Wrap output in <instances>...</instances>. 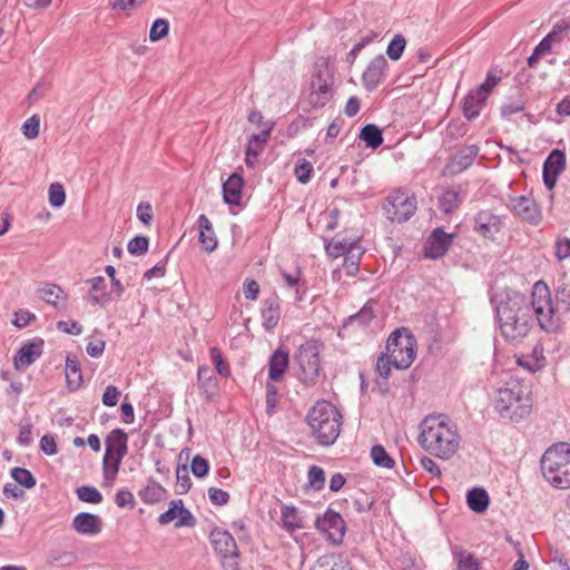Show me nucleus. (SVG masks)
<instances>
[{
  "label": "nucleus",
  "mask_w": 570,
  "mask_h": 570,
  "mask_svg": "<svg viewBox=\"0 0 570 570\" xmlns=\"http://www.w3.org/2000/svg\"><path fill=\"white\" fill-rule=\"evenodd\" d=\"M66 194L61 184L55 183L49 187V202L53 207H60L65 204Z\"/></svg>",
  "instance_id": "nucleus-59"
},
{
  "label": "nucleus",
  "mask_w": 570,
  "mask_h": 570,
  "mask_svg": "<svg viewBox=\"0 0 570 570\" xmlns=\"http://www.w3.org/2000/svg\"><path fill=\"white\" fill-rule=\"evenodd\" d=\"M209 352L216 371L222 376L228 377L230 375V367L229 364L223 358L220 350L216 346H213L210 347Z\"/></svg>",
  "instance_id": "nucleus-51"
},
{
  "label": "nucleus",
  "mask_w": 570,
  "mask_h": 570,
  "mask_svg": "<svg viewBox=\"0 0 570 570\" xmlns=\"http://www.w3.org/2000/svg\"><path fill=\"white\" fill-rule=\"evenodd\" d=\"M365 253L363 246L358 243L357 245L352 246V249L344 254L343 261V269L346 275L355 276L360 271L361 259Z\"/></svg>",
  "instance_id": "nucleus-35"
},
{
  "label": "nucleus",
  "mask_w": 570,
  "mask_h": 570,
  "mask_svg": "<svg viewBox=\"0 0 570 570\" xmlns=\"http://www.w3.org/2000/svg\"><path fill=\"white\" fill-rule=\"evenodd\" d=\"M263 326L266 331H273L281 320V306L277 296L266 298L262 308Z\"/></svg>",
  "instance_id": "nucleus-26"
},
{
  "label": "nucleus",
  "mask_w": 570,
  "mask_h": 570,
  "mask_svg": "<svg viewBox=\"0 0 570 570\" xmlns=\"http://www.w3.org/2000/svg\"><path fill=\"white\" fill-rule=\"evenodd\" d=\"M453 234L445 233L441 227L435 228L424 244V255L432 259L443 257L449 250Z\"/></svg>",
  "instance_id": "nucleus-15"
},
{
  "label": "nucleus",
  "mask_w": 570,
  "mask_h": 570,
  "mask_svg": "<svg viewBox=\"0 0 570 570\" xmlns=\"http://www.w3.org/2000/svg\"><path fill=\"white\" fill-rule=\"evenodd\" d=\"M375 304V301H368L357 313L347 318L345 325L347 323H357L360 326H367L374 318Z\"/></svg>",
  "instance_id": "nucleus-42"
},
{
  "label": "nucleus",
  "mask_w": 570,
  "mask_h": 570,
  "mask_svg": "<svg viewBox=\"0 0 570 570\" xmlns=\"http://www.w3.org/2000/svg\"><path fill=\"white\" fill-rule=\"evenodd\" d=\"M517 364L531 373H535L547 365L544 348L542 344L537 343L531 353L521 354L517 357Z\"/></svg>",
  "instance_id": "nucleus-24"
},
{
  "label": "nucleus",
  "mask_w": 570,
  "mask_h": 570,
  "mask_svg": "<svg viewBox=\"0 0 570 570\" xmlns=\"http://www.w3.org/2000/svg\"><path fill=\"white\" fill-rule=\"evenodd\" d=\"M324 344L317 338H311L301 344L294 353L295 375L305 387L318 384L323 374L321 353Z\"/></svg>",
  "instance_id": "nucleus-4"
},
{
  "label": "nucleus",
  "mask_w": 570,
  "mask_h": 570,
  "mask_svg": "<svg viewBox=\"0 0 570 570\" xmlns=\"http://www.w3.org/2000/svg\"><path fill=\"white\" fill-rule=\"evenodd\" d=\"M80 501L91 504H98L102 501V494L92 485H81L76 490Z\"/></svg>",
  "instance_id": "nucleus-46"
},
{
  "label": "nucleus",
  "mask_w": 570,
  "mask_h": 570,
  "mask_svg": "<svg viewBox=\"0 0 570 570\" xmlns=\"http://www.w3.org/2000/svg\"><path fill=\"white\" fill-rule=\"evenodd\" d=\"M326 254L332 258L343 256L352 249V246L360 243L358 239H346L341 234L335 235L331 240L324 239Z\"/></svg>",
  "instance_id": "nucleus-30"
},
{
  "label": "nucleus",
  "mask_w": 570,
  "mask_h": 570,
  "mask_svg": "<svg viewBox=\"0 0 570 570\" xmlns=\"http://www.w3.org/2000/svg\"><path fill=\"white\" fill-rule=\"evenodd\" d=\"M494 406L502 417L514 421L525 417L532 410L529 385L518 379H510L498 390Z\"/></svg>",
  "instance_id": "nucleus-2"
},
{
  "label": "nucleus",
  "mask_w": 570,
  "mask_h": 570,
  "mask_svg": "<svg viewBox=\"0 0 570 570\" xmlns=\"http://www.w3.org/2000/svg\"><path fill=\"white\" fill-rule=\"evenodd\" d=\"M334 78L327 66L312 76L309 104L314 108L324 107L333 98Z\"/></svg>",
  "instance_id": "nucleus-11"
},
{
  "label": "nucleus",
  "mask_w": 570,
  "mask_h": 570,
  "mask_svg": "<svg viewBox=\"0 0 570 570\" xmlns=\"http://www.w3.org/2000/svg\"><path fill=\"white\" fill-rule=\"evenodd\" d=\"M72 528L83 535H96L101 532L102 521L99 515L80 512L72 520Z\"/></svg>",
  "instance_id": "nucleus-22"
},
{
  "label": "nucleus",
  "mask_w": 570,
  "mask_h": 570,
  "mask_svg": "<svg viewBox=\"0 0 570 570\" xmlns=\"http://www.w3.org/2000/svg\"><path fill=\"white\" fill-rule=\"evenodd\" d=\"M307 478H308L309 485L314 490L320 491L324 488L325 472L321 466H318V465L309 466Z\"/></svg>",
  "instance_id": "nucleus-53"
},
{
  "label": "nucleus",
  "mask_w": 570,
  "mask_h": 570,
  "mask_svg": "<svg viewBox=\"0 0 570 570\" xmlns=\"http://www.w3.org/2000/svg\"><path fill=\"white\" fill-rule=\"evenodd\" d=\"M497 318L502 336L511 343H520L530 332L532 314L529 299L513 294L497 306Z\"/></svg>",
  "instance_id": "nucleus-1"
},
{
  "label": "nucleus",
  "mask_w": 570,
  "mask_h": 570,
  "mask_svg": "<svg viewBox=\"0 0 570 570\" xmlns=\"http://www.w3.org/2000/svg\"><path fill=\"white\" fill-rule=\"evenodd\" d=\"M360 139L365 141L367 147L375 149L382 145L383 135L377 126L368 124L362 128Z\"/></svg>",
  "instance_id": "nucleus-41"
},
{
  "label": "nucleus",
  "mask_w": 570,
  "mask_h": 570,
  "mask_svg": "<svg viewBox=\"0 0 570 570\" xmlns=\"http://www.w3.org/2000/svg\"><path fill=\"white\" fill-rule=\"evenodd\" d=\"M416 440L431 455L448 460L456 452L461 436L458 430H421Z\"/></svg>",
  "instance_id": "nucleus-6"
},
{
  "label": "nucleus",
  "mask_w": 570,
  "mask_h": 570,
  "mask_svg": "<svg viewBox=\"0 0 570 570\" xmlns=\"http://www.w3.org/2000/svg\"><path fill=\"white\" fill-rule=\"evenodd\" d=\"M387 61L383 55L374 57L362 75L363 86L367 91L376 89L385 77Z\"/></svg>",
  "instance_id": "nucleus-19"
},
{
  "label": "nucleus",
  "mask_w": 570,
  "mask_h": 570,
  "mask_svg": "<svg viewBox=\"0 0 570 570\" xmlns=\"http://www.w3.org/2000/svg\"><path fill=\"white\" fill-rule=\"evenodd\" d=\"M289 366V353L279 347L268 361V377L273 382H282Z\"/></svg>",
  "instance_id": "nucleus-23"
},
{
  "label": "nucleus",
  "mask_w": 570,
  "mask_h": 570,
  "mask_svg": "<svg viewBox=\"0 0 570 570\" xmlns=\"http://www.w3.org/2000/svg\"><path fill=\"white\" fill-rule=\"evenodd\" d=\"M314 118L298 115L288 126V134L291 136L297 135L302 130H306L313 126Z\"/></svg>",
  "instance_id": "nucleus-58"
},
{
  "label": "nucleus",
  "mask_w": 570,
  "mask_h": 570,
  "mask_svg": "<svg viewBox=\"0 0 570 570\" xmlns=\"http://www.w3.org/2000/svg\"><path fill=\"white\" fill-rule=\"evenodd\" d=\"M190 469L196 478L203 479L209 472V462L202 455H195L191 460Z\"/></svg>",
  "instance_id": "nucleus-56"
},
{
  "label": "nucleus",
  "mask_w": 570,
  "mask_h": 570,
  "mask_svg": "<svg viewBox=\"0 0 570 570\" xmlns=\"http://www.w3.org/2000/svg\"><path fill=\"white\" fill-rule=\"evenodd\" d=\"M10 474L16 483L26 489H31L37 484L36 478L28 469L16 466L11 469Z\"/></svg>",
  "instance_id": "nucleus-45"
},
{
  "label": "nucleus",
  "mask_w": 570,
  "mask_h": 570,
  "mask_svg": "<svg viewBox=\"0 0 570 570\" xmlns=\"http://www.w3.org/2000/svg\"><path fill=\"white\" fill-rule=\"evenodd\" d=\"M244 178L238 174H232L223 184V198L226 204L238 205L242 198Z\"/></svg>",
  "instance_id": "nucleus-27"
},
{
  "label": "nucleus",
  "mask_w": 570,
  "mask_h": 570,
  "mask_svg": "<svg viewBox=\"0 0 570 570\" xmlns=\"http://www.w3.org/2000/svg\"><path fill=\"white\" fill-rule=\"evenodd\" d=\"M176 519L177 521L175 522V528L196 525L195 517L188 509L185 508L184 502L180 499L169 502L167 511L159 515L158 522L161 525H166Z\"/></svg>",
  "instance_id": "nucleus-14"
},
{
  "label": "nucleus",
  "mask_w": 570,
  "mask_h": 570,
  "mask_svg": "<svg viewBox=\"0 0 570 570\" xmlns=\"http://www.w3.org/2000/svg\"><path fill=\"white\" fill-rule=\"evenodd\" d=\"M461 203V193L454 187L446 188L439 199L440 209L445 214L453 213L455 209L459 208Z\"/></svg>",
  "instance_id": "nucleus-37"
},
{
  "label": "nucleus",
  "mask_w": 570,
  "mask_h": 570,
  "mask_svg": "<svg viewBox=\"0 0 570 570\" xmlns=\"http://www.w3.org/2000/svg\"><path fill=\"white\" fill-rule=\"evenodd\" d=\"M450 419L446 414H429L421 422L420 428H448Z\"/></svg>",
  "instance_id": "nucleus-55"
},
{
  "label": "nucleus",
  "mask_w": 570,
  "mask_h": 570,
  "mask_svg": "<svg viewBox=\"0 0 570 570\" xmlns=\"http://www.w3.org/2000/svg\"><path fill=\"white\" fill-rule=\"evenodd\" d=\"M340 432L341 430H312V436L320 445L330 446L337 440Z\"/></svg>",
  "instance_id": "nucleus-52"
},
{
  "label": "nucleus",
  "mask_w": 570,
  "mask_h": 570,
  "mask_svg": "<svg viewBox=\"0 0 570 570\" xmlns=\"http://www.w3.org/2000/svg\"><path fill=\"white\" fill-rule=\"evenodd\" d=\"M66 380L68 387L73 391L83 383L80 362L77 356L70 354L66 357Z\"/></svg>",
  "instance_id": "nucleus-32"
},
{
  "label": "nucleus",
  "mask_w": 570,
  "mask_h": 570,
  "mask_svg": "<svg viewBox=\"0 0 570 570\" xmlns=\"http://www.w3.org/2000/svg\"><path fill=\"white\" fill-rule=\"evenodd\" d=\"M554 257L559 263H570V238L558 236L554 242Z\"/></svg>",
  "instance_id": "nucleus-47"
},
{
  "label": "nucleus",
  "mask_w": 570,
  "mask_h": 570,
  "mask_svg": "<svg viewBox=\"0 0 570 570\" xmlns=\"http://www.w3.org/2000/svg\"><path fill=\"white\" fill-rule=\"evenodd\" d=\"M393 366V358L386 352H382L376 360V373L380 377L387 380L391 376V368Z\"/></svg>",
  "instance_id": "nucleus-54"
},
{
  "label": "nucleus",
  "mask_w": 570,
  "mask_h": 570,
  "mask_svg": "<svg viewBox=\"0 0 570 570\" xmlns=\"http://www.w3.org/2000/svg\"><path fill=\"white\" fill-rule=\"evenodd\" d=\"M167 491L153 479L148 480L147 485L139 491L140 499L148 504H155L166 498Z\"/></svg>",
  "instance_id": "nucleus-36"
},
{
  "label": "nucleus",
  "mask_w": 570,
  "mask_h": 570,
  "mask_svg": "<svg viewBox=\"0 0 570 570\" xmlns=\"http://www.w3.org/2000/svg\"><path fill=\"white\" fill-rule=\"evenodd\" d=\"M468 507L475 513H483L488 510L490 498L483 488H473L466 494Z\"/></svg>",
  "instance_id": "nucleus-34"
},
{
  "label": "nucleus",
  "mask_w": 570,
  "mask_h": 570,
  "mask_svg": "<svg viewBox=\"0 0 570 570\" xmlns=\"http://www.w3.org/2000/svg\"><path fill=\"white\" fill-rule=\"evenodd\" d=\"M209 541L214 550L223 558H237L239 551L234 537L226 530L215 528L209 533Z\"/></svg>",
  "instance_id": "nucleus-16"
},
{
  "label": "nucleus",
  "mask_w": 570,
  "mask_h": 570,
  "mask_svg": "<svg viewBox=\"0 0 570 570\" xmlns=\"http://www.w3.org/2000/svg\"><path fill=\"white\" fill-rule=\"evenodd\" d=\"M49 561L53 566H69L73 561V556L69 552L53 550L49 554Z\"/></svg>",
  "instance_id": "nucleus-62"
},
{
  "label": "nucleus",
  "mask_w": 570,
  "mask_h": 570,
  "mask_svg": "<svg viewBox=\"0 0 570 570\" xmlns=\"http://www.w3.org/2000/svg\"><path fill=\"white\" fill-rule=\"evenodd\" d=\"M315 527L318 531L325 533L327 540L332 543H342L346 531V524L338 512L328 508L323 517L316 518Z\"/></svg>",
  "instance_id": "nucleus-12"
},
{
  "label": "nucleus",
  "mask_w": 570,
  "mask_h": 570,
  "mask_svg": "<svg viewBox=\"0 0 570 570\" xmlns=\"http://www.w3.org/2000/svg\"><path fill=\"white\" fill-rule=\"evenodd\" d=\"M169 23L165 19H156L150 28L149 38L151 41H158L167 36Z\"/></svg>",
  "instance_id": "nucleus-57"
},
{
  "label": "nucleus",
  "mask_w": 570,
  "mask_h": 570,
  "mask_svg": "<svg viewBox=\"0 0 570 570\" xmlns=\"http://www.w3.org/2000/svg\"><path fill=\"white\" fill-rule=\"evenodd\" d=\"M38 295L56 309L62 311L67 308V294L56 284H46L38 289Z\"/></svg>",
  "instance_id": "nucleus-25"
},
{
  "label": "nucleus",
  "mask_w": 570,
  "mask_h": 570,
  "mask_svg": "<svg viewBox=\"0 0 570 570\" xmlns=\"http://www.w3.org/2000/svg\"><path fill=\"white\" fill-rule=\"evenodd\" d=\"M452 552L459 570H480L479 561L474 554L459 547H454Z\"/></svg>",
  "instance_id": "nucleus-40"
},
{
  "label": "nucleus",
  "mask_w": 570,
  "mask_h": 570,
  "mask_svg": "<svg viewBox=\"0 0 570 570\" xmlns=\"http://www.w3.org/2000/svg\"><path fill=\"white\" fill-rule=\"evenodd\" d=\"M416 340L405 327L392 332L385 344V352L393 358V367L396 370L409 368L416 357Z\"/></svg>",
  "instance_id": "nucleus-5"
},
{
  "label": "nucleus",
  "mask_w": 570,
  "mask_h": 570,
  "mask_svg": "<svg viewBox=\"0 0 570 570\" xmlns=\"http://www.w3.org/2000/svg\"><path fill=\"white\" fill-rule=\"evenodd\" d=\"M420 464L432 476L436 478L438 480L441 479V476H442L441 469L433 459H431L430 456L423 455L420 459Z\"/></svg>",
  "instance_id": "nucleus-64"
},
{
  "label": "nucleus",
  "mask_w": 570,
  "mask_h": 570,
  "mask_svg": "<svg viewBox=\"0 0 570 570\" xmlns=\"http://www.w3.org/2000/svg\"><path fill=\"white\" fill-rule=\"evenodd\" d=\"M40 119L37 115L28 118L22 125V134L28 139H35L39 136Z\"/></svg>",
  "instance_id": "nucleus-60"
},
{
  "label": "nucleus",
  "mask_w": 570,
  "mask_h": 570,
  "mask_svg": "<svg viewBox=\"0 0 570 570\" xmlns=\"http://www.w3.org/2000/svg\"><path fill=\"white\" fill-rule=\"evenodd\" d=\"M553 306L556 309V314L558 320L562 314L568 313L570 311V285L561 284L554 295Z\"/></svg>",
  "instance_id": "nucleus-38"
},
{
  "label": "nucleus",
  "mask_w": 570,
  "mask_h": 570,
  "mask_svg": "<svg viewBox=\"0 0 570 570\" xmlns=\"http://www.w3.org/2000/svg\"><path fill=\"white\" fill-rule=\"evenodd\" d=\"M416 209L415 195L403 188L392 190L383 203L384 215L392 223L407 222L416 213Z\"/></svg>",
  "instance_id": "nucleus-8"
},
{
  "label": "nucleus",
  "mask_w": 570,
  "mask_h": 570,
  "mask_svg": "<svg viewBox=\"0 0 570 570\" xmlns=\"http://www.w3.org/2000/svg\"><path fill=\"white\" fill-rule=\"evenodd\" d=\"M531 314L535 315L538 324L544 331H554L559 327V320L553 306L550 288L543 281L534 283L529 302Z\"/></svg>",
  "instance_id": "nucleus-7"
},
{
  "label": "nucleus",
  "mask_w": 570,
  "mask_h": 570,
  "mask_svg": "<svg viewBox=\"0 0 570 570\" xmlns=\"http://www.w3.org/2000/svg\"><path fill=\"white\" fill-rule=\"evenodd\" d=\"M208 498L210 502L215 505H225L229 501V493L217 488L208 489Z\"/></svg>",
  "instance_id": "nucleus-63"
},
{
  "label": "nucleus",
  "mask_w": 570,
  "mask_h": 570,
  "mask_svg": "<svg viewBox=\"0 0 570 570\" xmlns=\"http://www.w3.org/2000/svg\"><path fill=\"white\" fill-rule=\"evenodd\" d=\"M309 428H341L343 415L332 402L318 400L306 416Z\"/></svg>",
  "instance_id": "nucleus-10"
},
{
  "label": "nucleus",
  "mask_w": 570,
  "mask_h": 570,
  "mask_svg": "<svg viewBox=\"0 0 570 570\" xmlns=\"http://www.w3.org/2000/svg\"><path fill=\"white\" fill-rule=\"evenodd\" d=\"M197 223L199 227L198 240L202 247L208 253L214 252L217 247V238L210 220L206 215L202 214L198 217Z\"/></svg>",
  "instance_id": "nucleus-29"
},
{
  "label": "nucleus",
  "mask_w": 570,
  "mask_h": 570,
  "mask_svg": "<svg viewBox=\"0 0 570 570\" xmlns=\"http://www.w3.org/2000/svg\"><path fill=\"white\" fill-rule=\"evenodd\" d=\"M566 168V155L559 149L552 150L543 164V181L548 189H552L558 176Z\"/></svg>",
  "instance_id": "nucleus-20"
},
{
  "label": "nucleus",
  "mask_w": 570,
  "mask_h": 570,
  "mask_svg": "<svg viewBox=\"0 0 570 570\" xmlns=\"http://www.w3.org/2000/svg\"><path fill=\"white\" fill-rule=\"evenodd\" d=\"M485 101L487 98L484 97V94L479 92L475 89L470 90L463 100V116L468 120L476 118L480 115L481 110L483 109Z\"/></svg>",
  "instance_id": "nucleus-28"
},
{
  "label": "nucleus",
  "mask_w": 570,
  "mask_h": 570,
  "mask_svg": "<svg viewBox=\"0 0 570 570\" xmlns=\"http://www.w3.org/2000/svg\"><path fill=\"white\" fill-rule=\"evenodd\" d=\"M273 127L274 124H271L262 132L254 134L249 137L245 150L247 151V155L253 156V158H257L264 151L271 137Z\"/></svg>",
  "instance_id": "nucleus-33"
},
{
  "label": "nucleus",
  "mask_w": 570,
  "mask_h": 570,
  "mask_svg": "<svg viewBox=\"0 0 570 570\" xmlns=\"http://www.w3.org/2000/svg\"><path fill=\"white\" fill-rule=\"evenodd\" d=\"M480 153L478 145H468L460 148L445 166L450 175H458L468 169L474 163Z\"/></svg>",
  "instance_id": "nucleus-17"
},
{
  "label": "nucleus",
  "mask_w": 570,
  "mask_h": 570,
  "mask_svg": "<svg viewBox=\"0 0 570 570\" xmlns=\"http://www.w3.org/2000/svg\"><path fill=\"white\" fill-rule=\"evenodd\" d=\"M543 478L557 489L570 488V443L560 442L549 446L541 456Z\"/></svg>",
  "instance_id": "nucleus-3"
},
{
  "label": "nucleus",
  "mask_w": 570,
  "mask_h": 570,
  "mask_svg": "<svg viewBox=\"0 0 570 570\" xmlns=\"http://www.w3.org/2000/svg\"><path fill=\"white\" fill-rule=\"evenodd\" d=\"M148 238L145 236H135L128 243V252L131 255H142L148 250Z\"/></svg>",
  "instance_id": "nucleus-61"
},
{
  "label": "nucleus",
  "mask_w": 570,
  "mask_h": 570,
  "mask_svg": "<svg viewBox=\"0 0 570 570\" xmlns=\"http://www.w3.org/2000/svg\"><path fill=\"white\" fill-rule=\"evenodd\" d=\"M42 346L43 341L41 338L23 344L13 358L14 367L18 371L28 368L37 358L40 357Z\"/></svg>",
  "instance_id": "nucleus-21"
},
{
  "label": "nucleus",
  "mask_w": 570,
  "mask_h": 570,
  "mask_svg": "<svg viewBox=\"0 0 570 570\" xmlns=\"http://www.w3.org/2000/svg\"><path fill=\"white\" fill-rule=\"evenodd\" d=\"M176 479H177V493L185 494L191 488V479L189 476L188 469L185 464L178 465L176 469Z\"/></svg>",
  "instance_id": "nucleus-50"
},
{
  "label": "nucleus",
  "mask_w": 570,
  "mask_h": 570,
  "mask_svg": "<svg viewBox=\"0 0 570 570\" xmlns=\"http://www.w3.org/2000/svg\"><path fill=\"white\" fill-rule=\"evenodd\" d=\"M473 230L488 239H494L495 235L499 234L504 226L502 217L490 209L478 212L473 218Z\"/></svg>",
  "instance_id": "nucleus-13"
},
{
  "label": "nucleus",
  "mask_w": 570,
  "mask_h": 570,
  "mask_svg": "<svg viewBox=\"0 0 570 570\" xmlns=\"http://www.w3.org/2000/svg\"><path fill=\"white\" fill-rule=\"evenodd\" d=\"M371 459L376 466L392 469L395 461L381 444H375L371 449Z\"/></svg>",
  "instance_id": "nucleus-43"
},
{
  "label": "nucleus",
  "mask_w": 570,
  "mask_h": 570,
  "mask_svg": "<svg viewBox=\"0 0 570 570\" xmlns=\"http://www.w3.org/2000/svg\"><path fill=\"white\" fill-rule=\"evenodd\" d=\"M281 275L288 287H297V293L299 291V287H303V292H305L306 282L302 279V269L299 266H295L292 271H286L282 268Z\"/></svg>",
  "instance_id": "nucleus-44"
},
{
  "label": "nucleus",
  "mask_w": 570,
  "mask_h": 570,
  "mask_svg": "<svg viewBox=\"0 0 570 570\" xmlns=\"http://www.w3.org/2000/svg\"><path fill=\"white\" fill-rule=\"evenodd\" d=\"M128 435L124 430H111L107 435L106 451L102 459V470L106 480H115L121 461L128 451Z\"/></svg>",
  "instance_id": "nucleus-9"
},
{
  "label": "nucleus",
  "mask_w": 570,
  "mask_h": 570,
  "mask_svg": "<svg viewBox=\"0 0 570 570\" xmlns=\"http://www.w3.org/2000/svg\"><path fill=\"white\" fill-rule=\"evenodd\" d=\"M282 521L288 532L304 528L303 519L298 515L297 509L292 505H284L282 508Z\"/></svg>",
  "instance_id": "nucleus-39"
},
{
  "label": "nucleus",
  "mask_w": 570,
  "mask_h": 570,
  "mask_svg": "<svg viewBox=\"0 0 570 570\" xmlns=\"http://www.w3.org/2000/svg\"><path fill=\"white\" fill-rule=\"evenodd\" d=\"M313 170L311 161L299 158L295 164L294 174L299 183L307 184L311 180Z\"/></svg>",
  "instance_id": "nucleus-48"
},
{
  "label": "nucleus",
  "mask_w": 570,
  "mask_h": 570,
  "mask_svg": "<svg viewBox=\"0 0 570 570\" xmlns=\"http://www.w3.org/2000/svg\"><path fill=\"white\" fill-rule=\"evenodd\" d=\"M406 46V40L402 35H395L394 38L391 40V42L387 46L386 53L390 57V59L396 61L399 60Z\"/></svg>",
  "instance_id": "nucleus-49"
},
{
  "label": "nucleus",
  "mask_w": 570,
  "mask_h": 570,
  "mask_svg": "<svg viewBox=\"0 0 570 570\" xmlns=\"http://www.w3.org/2000/svg\"><path fill=\"white\" fill-rule=\"evenodd\" d=\"M512 210L522 220L530 225H538L541 219V210L539 205L533 198L527 196H519L512 199Z\"/></svg>",
  "instance_id": "nucleus-18"
},
{
  "label": "nucleus",
  "mask_w": 570,
  "mask_h": 570,
  "mask_svg": "<svg viewBox=\"0 0 570 570\" xmlns=\"http://www.w3.org/2000/svg\"><path fill=\"white\" fill-rule=\"evenodd\" d=\"M89 283L91 284L88 298L90 304L105 306L111 302V294L107 292V284L102 276L94 277Z\"/></svg>",
  "instance_id": "nucleus-31"
}]
</instances>
